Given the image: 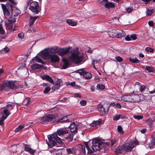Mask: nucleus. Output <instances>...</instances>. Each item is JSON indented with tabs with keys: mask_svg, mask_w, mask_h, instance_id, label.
I'll use <instances>...</instances> for the list:
<instances>
[{
	"mask_svg": "<svg viewBox=\"0 0 155 155\" xmlns=\"http://www.w3.org/2000/svg\"><path fill=\"white\" fill-rule=\"evenodd\" d=\"M101 120L95 121H93V123H91V127H95L97 125H99L101 124Z\"/></svg>",
	"mask_w": 155,
	"mask_h": 155,
	"instance_id": "obj_29",
	"label": "nucleus"
},
{
	"mask_svg": "<svg viewBox=\"0 0 155 155\" xmlns=\"http://www.w3.org/2000/svg\"><path fill=\"white\" fill-rule=\"evenodd\" d=\"M50 53L48 49L44 50L41 54V56L45 59H49L50 56Z\"/></svg>",
	"mask_w": 155,
	"mask_h": 155,
	"instance_id": "obj_12",
	"label": "nucleus"
},
{
	"mask_svg": "<svg viewBox=\"0 0 155 155\" xmlns=\"http://www.w3.org/2000/svg\"><path fill=\"white\" fill-rule=\"evenodd\" d=\"M66 150L68 154H72L73 153V149L72 148H67Z\"/></svg>",
	"mask_w": 155,
	"mask_h": 155,
	"instance_id": "obj_47",
	"label": "nucleus"
},
{
	"mask_svg": "<svg viewBox=\"0 0 155 155\" xmlns=\"http://www.w3.org/2000/svg\"><path fill=\"white\" fill-rule=\"evenodd\" d=\"M67 22L69 25L72 26H76L77 24L76 22L73 21L71 19H68L67 20Z\"/></svg>",
	"mask_w": 155,
	"mask_h": 155,
	"instance_id": "obj_31",
	"label": "nucleus"
},
{
	"mask_svg": "<svg viewBox=\"0 0 155 155\" xmlns=\"http://www.w3.org/2000/svg\"><path fill=\"white\" fill-rule=\"evenodd\" d=\"M9 49L7 47L3 49H2V51H4L5 53H6L9 51Z\"/></svg>",
	"mask_w": 155,
	"mask_h": 155,
	"instance_id": "obj_55",
	"label": "nucleus"
},
{
	"mask_svg": "<svg viewBox=\"0 0 155 155\" xmlns=\"http://www.w3.org/2000/svg\"><path fill=\"white\" fill-rule=\"evenodd\" d=\"M69 84L72 86H74L75 85V82H71Z\"/></svg>",
	"mask_w": 155,
	"mask_h": 155,
	"instance_id": "obj_64",
	"label": "nucleus"
},
{
	"mask_svg": "<svg viewBox=\"0 0 155 155\" xmlns=\"http://www.w3.org/2000/svg\"><path fill=\"white\" fill-rule=\"evenodd\" d=\"M115 59L118 62H120L122 61L123 59V58L120 57V56H116L115 58Z\"/></svg>",
	"mask_w": 155,
	"mask_h": 155,
	"instance_id": "obj_48",
	"label": "nucleus"
},
{
	"mask_svg": "<svg viewBox=\"0 0 155 155\" xmlns=\"http://www.w3.org/2000/svg\"><path fill=\"white\" fill-rule=\"evenodd\" d=\"M24 127L23 126L21 125H19L18 127L16 128L15 130V132H17L20 131L24 128Z\"/></svg>",
	"mask_w": 155,
	"mask_h": 155,
	"instance_id": "obj_36",
	"label": "nucleus"
},
{
	"mask_svg": "<svg viewBox=\"0 0 155 155\" xmlns=\"http://www.w3.org/2000/svg\"><path fill=\"white\" fill-rule=\"evenodd\" d=\"M145 50L147 52L151 53H153L154 51V49L150 47H147L145 48Z\"/></svg>",
	"mask_w": 155,
	"mask_h": 155,
	"instance_id": "obj_44",
	"label": "nucleus"
},
{
	"mask_svg": "<svg viewBox=\"0 0 155 155\" xmlns=\"http://www.w3.org/2000/svg\"><path fill=\"white\" fill-rule=\"evenodd\" d=\"M115 5L114 3L112 2H107L105 5V6L107 8H111L114 7Z\"/></svg>",
	"mask_w": 155,
	"mask_h": 155,
	"instance_id": "obj_27",
	"label": "nucleus"
},
{
	"mask_svg": "<svg viewBox=\"0 0 155 155\" xmlns=\"http://www.w3.org/2000/svg\"><path fill=\"white\" fill-rule=\"evenodd\" d=\"M148 24H149V25L150 26H153V23L152 21H149L148 22Z\"/></svg>",
	"mask_w": 155,
	"mask_h": 155,
	"instance_id": "obj_62",
	"label": "nucleus"
},
{
	"mask_svg": "<svg viewBox=\"0 0 155 155\" xmlns=\"http://www.w3.org/2000/svg\"><path fill=\"white\" fill-rule=\"evenodd\" d=\"M93 61V62H92V64L93 65H94V64L95 63H97L98 62V61H97V60H93L92 61Z\"/></svg>",
	"mask_w": 155,
	"mask_h": 155,
	"instance_id": "obj_63",
	"label": "nucleus"
},
{
	"mask_svg": "<svg viewBox=\"0 0 155 155\" xmlns=\"http://www.w3.org/2000/svg\"><path fill=\"white\" fill-rule=\"evenodd\" d=\"M51 63H55L58 62L59 58L58 56L54 54H51L49 57Z\"/></svg>",
	"mask_w": 155,
	"mask_h": 155,
	"instance_id": "obj_16",
	"label": "nucleus"
},
{
	"mask_svg": "<svg viewBox=\"0 0 155 155\" xmlns=\"http://www.w3.org/2000/svg\"><path fill=\"white\" fill-rule=\"evenodd\" d=\"M74 96L76 97H81V95L80 93H75L74 94Z\"/></svg>",
	"mask_w": 155,
	"mask_h": 155,
	"instance_id": "obj_57",
	"label": "nucleus"
},
{
	"mask_svg": "<svg viewBox=\"0 0 155 155\" xmlns=\"http://www.w3.org/2000/svg\"><path fill=\"white\" fill-rule=\"evenodd\" d=\"M71 56L68 59H63L64 64L62 68L64 69H65L68 68L69 65V62H73L79 64L83 61V54L79 53L77 49H72L71 51Z\"/></svg>",
	"mask_w": 155,
	"mask_h": 155,
	"instance_id": "obj_2",
	"label": "nucleus"
},
{
	"mask_svg": "<svg viewBox=\"0 0 155 155\" xmlns=\"http://www.w3.org/2000/svg\"><path fill=\"white\" fill-rule=\"evenodd\" d=\"M120 118V115H116L115 116L113 117V120H117Z\"/></svg>",
	"mask_w": 155,
	"mask_h": 155,
	"instance_id": "obj_53",
	"label": "nucleus"
},
{
	"mask_svg": "<svg viewBox=\"0 0 155 155\" xmlns=\"http://www.w3.org/2000/svg\"><path fill=\"white\" fill-rule=\"evenodd\" d=\"M112 104L114 105H115L116 107L120 109L121 108V105L119 103H117L115 104V103H114Z\"/></svg>",
	"mask_w": 155,
	"mask_h": 155,
	"instance_id": "obj_52",
	"label": "nucleus"
},
{
	"mask_svg": "<svg viewBox=\"0 0 155 155\" xmlns=\"http://www.w3.org/2000/svg\"><path fill=\"white\" fill-rule=\"evenodd\" d=\"M124 151L126 152L131 151L134 147V144L132 143H126L123 145Z\"/></svg>",
	"mask_w": 155,
	"mask_h": 155,
	"instance_id": "obj_10",
	"label": "nucleus"
},
{
	"mask_svg": "<svg viewBox=\"0 0 155 155\" xmlns=\"http://www.w3.org/2000/svg\"><path fill=\"white\" fill-rule=\"evenodd\" d=\"M86 102H87L86 101L82 100L80 101V104L81 106H84L86 105Z\"/></svg>",
	"mask_w": 155,
	"mask_h": 155,
	"instance_id": "obj_50",
	"label": "nucleus"
},
{
	"mask_svg": "<svg viewBox=\"0 0 155 155\" xmlns=\"http://www.w3.org/2000/svg\"><path fill=\"white\" fill-rule=\"evenodd\" d=\"M78 72L81 75L87 79H90L91 78L92 75L89 72H87L84 71L83 69H81L78 71Z\"/></svg>",
	"mask_w": 155,
	"mask_h": 155,
	"instance_id": "obj_9",
	"label": "nucleus"
},
{
	"mask_svg": "<svg viewBox=\"0 0 155 155\" xmlns=\"http://www.w3.org/2000/svg\"><path fill=\"white\" fill-rule=\"evenodd\" d=\"M3 84L5 90H6L9 88L15 89L18 87L16 82L5 81H3Z\"/></svg>",
	"mask_w": 155,
	"mask_h": 155,
	"instance_id": "obj_6",
	"label": "nucleus"
},
{
	"mask_svg": "<svg viewBox=\"0 0 155 155\" xmlns=\"http://www.w3.org/2000/svg\"><path fill=\"white\" fill-rule=\"evenodd\" d=\"M55 116L54 114H49L46 115L40 118V122L41 123L49 122L55 119Z\"/></svg>",
	"mask_w": 155,
	"mask_h": 155,
	"instance_id": "obj_7",
	"label": "nucleus"
},
{
	"mask_svg": "<svg viewBox=\"0 0 155 155\" xmlns=\"http://www.w3.org/2000/svg\"><path fill=\"white\" fill-rule=\"evenodd\" d=\"M69 129L71 132L74 133L77 130V127L76 125L74 123L71 124L69 126Z\"/></svg>",
	"mask_w": 155,
	"mask_h": 155,
	"instance_id": "obj_23",
	"label": "nucleus"
},
{
	"mask_svg": "<svg viewBox=\"0 0 155 155\" xmlns=\"http://www.w3.org/2000/svg\"><path fill=\"white\" fill-rule=\"evenodd\" d=\"M117 131L121 134H123L124 131L122 130V128L121 126L119 125L117 127Z\"/></svg>",
	"mask_w": 155,
	"mask_h": 155,
	"instance_id": "obj_42",
	"label": "nucleus"
},
{
	"mask_svg": "<svg viewBox=\"0 0 155 155\" xmlns=\"http://www.w3.org/2000/svg\"><path fill=\"white\" fill-rule=\"evenodd\" d=\"M24 150L27 152H28L31 154H34L35 150L30 147L28 145L25 144L24 146Z\"/></svg>",
	"mask_w": 155,
	"mask_h": 155,
	"instance_id": "obj_21",
	"label": "nucleus"
},
{
	"mask_svg": "<svg viewBox=\"0 0 155 155\" xmlns=\"http://www.w3.org/2000/svg\"><path fill=\"white\" fill-rule=\"evenodd\" d=\"M124 150L123 147L122 146H118L117 147L115 150V153L116 154H118L119 153H123V151Z\"/></svg>",
	"mask_w": 155,
	"mask_h": 155,
	"instance_id": "obj_24",
	"label": "nucleus"
},
{
	"mask_svg": "<svg viewBox=\"0 0 155 155\" xmlns=\"http://www.w3.org/2000/svg\"><path fill=\"white\" fill-rule=\"evenodd\" d=\"M98 111L102 114H105L109 110V107L107 105H102L101 104L97 105Z\"/></svg>",
	"mask_w": 155,
	"mask_h": 155,
	"instance_id": "obj_8",
	"label": "nucleus"
},
{
	"mask_svg": "<svg viewBox=\"0 0 155 155\" xmlns=\"http://www.w3.org/2000/svg\"><path fill=\"white\" fill-rule=\"evenodd\" d=\"M68 130L65 128H61L57 130L56 133L57 135L61 136L68 133Z\"/></svg>",
	"mask_w": 155,
	"mask_h": 155,
	"instance_id": "obj_18",
	"label": "nucleus"
},
{
	"mask_svg": "<svg viewBox=\"0 0 155 155\" xmlns=\"http://www.w3.org/2000/svg\"><path fill=\"white\" fill-rule=\"evenodd\" d=\"M13 108V105L11 104H8L6 108L3 110L2 113V116L0 118V125H2L4 123V120L10 114V111Z\"/></svg>",
	"mask_w": 155,
	"mask_h": 155,
	"instance_id": "obj_4",
	"label": "nucleus"
},
{
	"mask_svg": "<svg viewBox=\"0 0 155 155\" xmlns=\"http://www.w3.org/2000/svg\"><path fill=\"white\" fill-rule=\"evenodd\" d=\"M146 69L149 72H153L154 71V69L152 67L147 66L146 67Z\"/></svg>",
	"mask_w": 155,
	"mask_h": 155,
	"instance_id": "obj_39",
	"label": "nucleus"
},
{
	"mask_svg": "<svg viewBox=\"0 0 155 155\" xmlns=\"http://www.w3.org/2000/svg\"><path fill=\"white\" fill-rule=\"evenodd\" d=\"M9 7L11 8L12 10L11 13L14 16H18L20 13V11L19 9L13 7L12 5H9Z\"/></svg>",
	"mask_w": 155,
	"mask_h": 155,
	"instance_id": "obj_15",
	"label": "nucleus"
},
{
	"mask_svg": "<svg viewBox=\"0 0 155 155\" xmlns=\"http://www.w3.org/2000/svg\"><path fill=\"white\" fill-rule=\"evenodd\" d=\"M80 148H81V153L83 154H85L86 153L85 147L84 146L81 145Z\"/></svg>",
	"mask_w": 155,
	"mask_h": 155,
	"instance_id": "obj_45",
	"label": "nucleus"
},
{
	"mask_svg": "<svg viewBox=\"0 0 155 155\" xmlns=\"http://www.w3.org/2000/svg\"><path fill=\"white\" fill-rule=\"evenodd\" d=\"M2 7L5 18H8V17L10 16V12L7 8L6 5L5 4H2Z\"/></svg>",
	"mask_w": 155,
	"mask_h": 155,
	"instance_id": "obj_13",
	"label": "nucleus"
},
{
	"mask_svg": "<svg viewBox=\"0 0 155 155\" xmlns=\"http://www.w3.org/2000/svg\"><path fill=\"white\" fill-rule=\"evenodd\" d=\"M65 138L67 140L69 141H71L73 140V136L71 134H69L67 137H65Z\"/></svg>",
	"mask_w": 155,
	"mask_h": 155,
	"instance_id": "obj_40",
	"label": "nucleus"
},
{
	"mask_svg": "<svg viewBox=\"0 0 155 155\" xmlns=\"http://www.w3.org/2000/svg\"><path fill=\"white\" fill-rule=\"evenodd\" d=\"M41 77L43 80H46L51 84H54V82L53 80L50 76L48 75H44L41 76Z\"/></svg>",
	"mask_w": 155,
	"mask_h": 155,
	"instance_id": "obj_19",
	"label": "nucleus"
},
{
	"mask_svg": "<svg viewBox=\"0 0 155 155\" xmlns=\"http://www.w3.org/2000/svg\"><path fill=\"white\" fill-rule=\"evenodd\" d=\"M139 88L140 91L141 92H142L145 90L146 88V87L143 85H142L140 86Z\"/></svg>",
	"mask_w": 155,
	"mask_h": 155,
	"instance_id": "obj_54",
	"label": "nucleus"
},
{
	"mask_svg": "<svg viewBox=\"0 0 155 155\" xmlns=\"http://www.w3.org/2000/svg\"><path fill=\"white\" fill-rule=\"evenodd\" d=\"M70 116V115H68L64 116L59 119L56 120L54 122L55 124L58 123H63L64 122L68 121L69 120L68 117Z\"/></svg>",
	"mask_w": 155,
	"mask_h": 155,
	"instance_id": "obj_17",
	"label": "nucleus"
},
{
	"mask_svg": "<svg viewBox=\"0 0 155 155\" xmlns=\"http://www.w3.org/2000/svg\"><path fill=\"white\" fill-rule=\"evenodd\" d=\"M5 32V31L2 27V25L0 24V33L1 34H3Z\"/></svg>",
	"mask_w": 155,
	"mask_h": 155,
	"instance_id": "obj_51",
	"label": "nucleus"
},
{
	"mask_svg": "<svg viewBox=\"0 0 155 155\" xmlns=\"http://www.w3.org/2000/svg\"><path fill=\"white\" fill-rule=\"evenodd\" d=\"M6 19H8L9 23L10 24L15 23L16 21L15 18L11 17L10 16L8 17V18H6Z\"/></svg>",
	"mask_w": 155,
	"mask_h": 155,
	"instance_id": "obj_32",
	"label": "nucleus"
},
{
	"mask_svg": "<svg viewBox=\"0 0 155 155\" xmlns=\"http://www.w3.org/2000/svg\"><path fill=\"white\" fill-rule=\"evenodd\" d=\"M133 10V8H127L126 9V11L128 13L130 12Z\"/></svg>",
	"mask_w": 155,
	"mask_h": 155,
	"instance_id": "obj_60",
	"label": "nucleus"
},
{
	"mask_svg": "<svg viewBox=\"0 0 155 155\" xmlns=\"http://www.w3.org/2000/svg\"><path fill=\"white\" fill-rule=\"evenodd\" d=\"M41 65L35 64L31 65V68L33 70L40 68H41Z\"/></svg>",
	"mask_w": 155,
	"mask_h": 155,
	"instance_id": "obj_30",
	"label": "nucleus"
},
{
	"mask_svg": "<svg viewBox=\"0 0 155 155\" xmlns=\"http://www.w3.org/2000/svg\"><path fill=\"white\" fill-rule=\"evenodd\" d=\"M117 140L116 139L110 140L108 142H105L97 139L93 140L92 142V145L91 149L88 146L87 142H85V145L87 148L88 154H90L94 153V151L100 150V146H114L115 147L117 145Z\"/></svg>",
	"mask_w": 155,
	"mask_h": 155,
	"instance_id": "obj_1",
	"label": "nucleus"
},
{
	"mask_svg": "<svg viewBox=\"0 0 155 155\" xmlns=\"http://www.w3.org/2000/svg\"><path fill=\"white\" fill-rule=\"evenodd\" d=\"M153 9H147L146 12V15L147 16H150L153 13Z\"/></svg>",
	"mask_w": 155,
	"mask_h": 155,
	"instance_id": "obj_37",
	"label": "nucleus"
},
{
	"mask_svg": "<svg viewBox=\"0 0 155 155\" xmlns=\"http://www.w3.org/2000/svg\"><path fill=\"white\" fill-rule=\"evenodd\" d=\"M3 90H4L3 82L0 84V91H1Z\"/></svg>",
	"mask_w": 155,
	"mask_h": 155,
	"instance_id": "obj_56",
	"label": "nucleus"
},
{
	"mask_svg": "<svg viewBox=\"0 0 155 155\" xmlns=\"http://www.w3.org/2000/svg\"><path fill=\"white\" fill-rule=\"evenodd\" d=\"M37 18H38L37 17H30V19L29 20L30 24L31 25H32L34 22L35 20L37 19Z\"/></svg>",
	"mask_w": 155,
	"mask_h": 155,
	"instance_id": "obj_33",
	"label": "nucleus"
},
{
	"mask_svg": "<svg viewBox=\"0 0 155 155\" xmlns=\"http://www.w3.org/2000/svg\"><path fill=\"white\" fill-rule=\"evenodd\" d=\"M29 9L35 14L38 13L41 10V6L39 5L38 2L35 1L32 2L30 3Z\"/></svg>",
	"mask_w": 155,
	"mask_h": 155,
	"instance_id": "obj_5",
	"label": "nucleus"
},
{
	"mask_svg": "<svg viewBox=\"0 0 155 155\" xmlns=\"http://www.w3.org/2000/svg\"><path fill=\"white\" fill-rule=\"evenodd\" d=\"M131 38L133 40H135L137 38V37L135 35H131Z\"/></svg>",
	"mask_w": 155,
	"mask_h": 155,
	"instance_id": "obj_59",
	"label": "nucleus"
},
{
	"mask_svg": "<svg viewBox=\"0 0 155 155\" xmlns=\"http://www.w3.org/2000/svg\"><path fill=\"white\" fill-rule=\"evenodd\" d=\"M62 82V80L61 79H58L55 82V85L52 87V89L55 88L58 89L61 86L60 84Z\"/></svg>",
	"mask_w": 155,
	"mask_h": 155,
	"instance_id": "obj_22",
	"label": "nucleus"
},
{
	"mask_svg": "<svg viewBox=\"0 0 155 155\" xmlns=\"http://www.w3.org/2000/svg\"><path fill=\"white\" fill-rule=\"evenodd\" d=\"M126 35L125 33L121 30H117V38H120L125 37Z\"/></svg>",
	"mask_w": 155,
	"mask_h": 155,
	"instance_id": "obj_25",
	"label": "nucleus"
},
{
	"mask_svg": "<svg viewBox=\"0 0 155 155\" xmlns=\"http://www.w3.org/2000/svg\"><path fill=\"white\" fill-rule=\"evenodd\" d=\"M117 30H114L111 31L110 32V36L113 38L117 37Z\"/></svg>",
	"mask_w": 155,
	"mask_h": 155,
	"instance_id": "obj_28",
	"label": "nucleus"
},
{
	"mask_svg": "<svg viewBox=\"0 0 155 155\" xmlns=\"http://www.w3.org/2000/svg\"><path fill=\"white\" fill-rule=\"evenodd\" d=\"M125 40L127 41H129L131 40V37H130L129 36L127 35L125 38Z\"/></svg>",
	"mask_w": 155,
	"mask_h": 155,
	"instance_id": "obj_61",
	"label": "nucleus"
},
{
	"mask_svg": "<svg viewBox=\"0 0 155 155\" xmlns=\"http://www.w3.org/2000/svg\"><path fill=\"white\" fill-rule=\"evenodd\" d=\"M48 138L49 142H47V143L49 147L55 146L57 142L60 144L62 143L61 139L58 136L56 133H54L52 135L48 136Z\"/></svg>",
	"mask_w": 155,
	"mask_h": 155,
	"instance_id": "obj_3",
	"label": "nucleus"
},
{
	"mask_svg": "<svg viewBox=\"0 0 155 155\" xmlns=\"http://www.w3.org/2000/svg\"><path fill=\"white\" fill-rule=\"evenodd\" d=\"M129 60L130 61L133 63H138L139 62V60L137 59L136 58H129Z\"/></svg>",
	"mask_w": 155,
	"mask_h": 155,
	"instance_id": "obj_38",
	"label": "nucleus"
},
{
	"mask_svg": "<svg viewBox=\"0 0 155 155\" xmlns=\"http://www.w3.org/2000/svg\"><path fill=\"white\" fill-rule=\"evenodd\" d=\"M105 88V86L102 84H97V85L96 89L97 90H102Z\"/></svg>",
	"mask_w": 155,
	"mask_h": 155,
	"instance_id": "obj_35",
	"label": "nucleus"
},
{
	"mask_svg": "<svg viewBox=\"0 0 155 155\" xmlns=\"http://www.w3.org/2000/svg\"><path fill=\"white\" fill-rule=\"evenodd\" d=\"M143 95H132L131 102H138L143 100Z\"/></svg>",
	"mask_w": 155,
	"mask_h": 155,
	"instance_id": "obj_11",
	"label": "nucleus"
},
{
	"mask_svg": "<svg viewBox=\"0 0 155 155\" xmlns=\"http://www.w3.org/2000/svg\"><path fill=\"white\" fill-rule=\"evenodd\" d=\"M70 48H60L58 49V53L61 56H63L69 53L70 52Z\"/></svg>",
	"mask_w": 155,
	"mask_h": 155,
	"instance_id": "obj_14",
	"label": "nucleus"
},
{
	"mask_svg": "<svg viewBox=\"0 0 155 155\" xmlns=\"http://www.w3.org/2000/svg\"><path fill=\"white\" fill-rule=\"evenodd\" d=\"M35 60L37 61L38 62L42 64H44V62L39 57H36L35 58Z\"/></svg>",
	"mask_w": 155,
	"mask_h": 155,
	"instance_id": "obj_46",
	"label": "nucleus"
},
{
	"mask_svg": "<svg viewBox=\"0 0 155 155\" xmlns=\"http://www.w3.org/2000/svg\"><path fill=\"white\" fill-rule=\"evenodd\" d=\"M146 123L148 125H149L150 126H151L152 124L153 121V120L152 119H148L146 121Z\"/></svg>",
	"mask_w": 155,
	"mask_h": 155,
	"instance_id": "obj_41",
	"label": "nucleus"
},
{
	"mask_svg": "<svg viewBox=\"0 0 155 155\" xmlns=\"http://www.w3.org/2000/svg\"><path fill=\"white\" fill-rule=\"evenodd\" d=\"M132 95H125L121 97V100L125 101L131 102Z\"/></svg>",
	"mask_w": 155,
	"mask_h": 155,
	"instance_id": "obj_20",
	"label": "nucleus"
},
{
	"mask_svg": "<svg viewBox=\"0 0 155 155\" xmlns=\"http://www.w3.org/2000/svg\"><path fill=\"white\" fill-rule=\"evenodd\" d=\"M133 117L135 119H137L139 120L140 119H141L143 118V116L142 115H134Z\"/></svg>",
	"mask_w": 155,
	"mask_h": 155,
	"instance_id": "obj_43",
	"label": "nucleus"
},
{
	"mask_svg": "<svg viewBox=\"0 0 155 155\" xmlns=\"http://www.w3.org/2000/svg\"><path fill=\"white\" fill-rule=\"evenodd\" d=\"M30 100L29 98H25L22 104L23 105H27L29 104Z\"/></svg>",
	"mask_w": 155,
	"mask_h": 155,
	"instance_id": "obj_34",
	"label": "nucleus"
},
{
	"mask_svg": "<svg viewBox=\"0 0 155 155\" xmlns=\"http://www.w3.org/2000/svg\"><path fill=\"white\" fill-rule=\"evenodd\" d=\"M18 36L19 38H20L21 39H22L24 37V35L23 33H20L18 34Z\"/></svg>",
	"mask_w": 155,
	"mask_h": 155,
	"instance_id": "obj_58",
	"label": "nucleus"
},
{
	"mask_svg": "<svg viewBox=\"0 0 155 155\" xmlns=\"http://www.w3.org/2000/svg\"><path fill=\"white\" fill-rule=\"evenodd\" d=\"M51 90L50 87H47L45 88L44 91V93L45 94L48 93Z\"/></svg>",
	"mask_w": 155,
	"mask_h": 155,
	"instance_id": "obj_49",
	"label": "nucleus"
},
{
	"mask_svg": "<svg viewBox=\"0 0 155 155\" xmlns=\"http://www.w3.org/2000/svg\"><path fill=\"white\" fill-rule=\"evenodd\" d=\"M50 53H58V49L57 46H54L48 49Z\"/></svg>",
	"mask_w": 155,
	"mask_h": 155,
	"instance_id": "obj_26",
	"label": "nucleus"
}]
</instances>
